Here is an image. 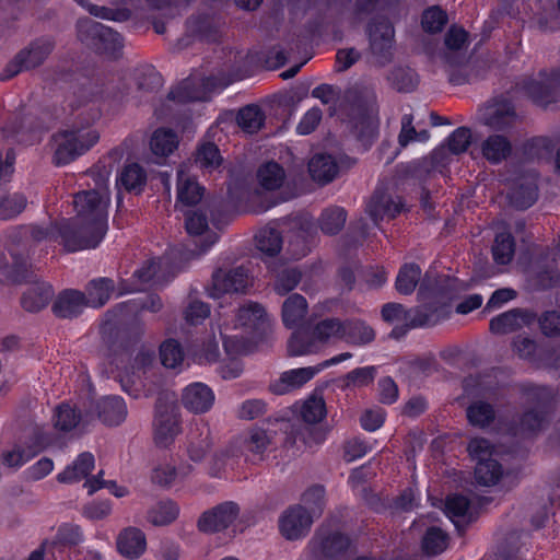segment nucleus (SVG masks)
<instances>
[{
    "instance_id": "nucleus-41",
    "label": "nucleus",
    "mask_w": 560,
    "mask_h": 560,
    "mask_svg": "<svg viewBox=\"0 0 560 560\" xmlns=\"http://www.w3.org/2000/svg\"><path fill=\"white\" fill-rule=\"evenodd\" d=\"M466 416L471 425L486 428L494 421L495 411L491 404L477 400L467 407Z\"/></svg>"
},
{
    "instance_id": "nucleus-25",
    "label": "nucleus",
    "mask_w": 560,
    "mask_h": 560,
    "mask_svg": "<svg viewBox=\"0 0 560 560\" xmlns=\"http://www.w3.org/2000/svg\"><path fill=\"white\" fill-rule=\"evenodd\" d=\"M276 432L255 427L248 430L241 442L245 452L261 460L265 452L273 444Z\"/></svg>"
},
{
    "instance_id": "nucleus-28",
    "label": "nucleus",
    "mask_w": 560,
    "mask_h": 560,
    "mask_svg": "<svg viewBox=\"0 0 560 560\" xmlns=\"http://www.w3.org/2000/svg\"><path fill=\"white\" fill-rule=\"evenodd\" d=\"M312 178L319 184L331 182L338 174V164L328 154H316L308 162Z\"/></svg>"
},
{
    "instance_id": "nucleus-58",
    "label": "nucleus",
    "mask_w": 560,
    "mask_h": 560,
    "mask_svg": "<svg viewBox=\"0 0 560 560\" xmlns=\"http://www.w3.org/2000/svg\"><path fill=\"white\" fill-rule=\"evenodd\" d=\"M160 357L162 364L167 369H176L184 361L183 349L174 339H168L161 345Z\"/></svg>"
},
{
    "instance_id": "nucleus-45",
    "label": "nucleus",
    "mask_w": 560,
    "mask_h": 560,
    "mask_svg": "<svg viewBox=\"0 0 560 560\" xmlns=\"http://www.w3.org/2000/svg\"><path fill=\"white\" fill-rule=\"evenodd\" d=\"M265 322V310L258 303H249L238 308L236 327L257 329Z\"/></svg>"
},
{
    "instance_id": "nucleus-44",
    "label": "nucleus",
    "mask_w": 560,
    "mask_h": 560,
    "mask_svg": "<svg viewBox=\"0 0 560 560\" xmlns=\"http://www.w3.org/2000/svg\"><path fill=\"white\" fill-rule=\"evenodd\" d=\"M177 135L170 129L155 130L150 140L152 152L159 156L171 154L177 148Z\"/></svg>"
},
{
    "instance_id": "nucleus-37",
    "label": "nucleus",
    "mask_w": 560,
    "mask_h": 560,
    "mask_svg": "<svg viewBox=\"0 0 560 560\" xmlns=\"http://www.w3.org/2000/svg\"><path fill=\"white\" fill-rule=\"evenodd\" d=\"M147 183L145 171L137 163L128 164L121 171L117 178V185L124 187L129 192L139 194Z\"/></svg>"
},
{
    "instance_id": "nucleus-5",
    "label": "nucleus",
    "mask_w": 560,
    "mask_h": 560,
    "mask_svg": "<svg viewBox=\"0 0 560 560\" xmlns=\"http://www.w3.org/2000/svg\"><path fill=\"white\" fill-rule=\"evenodd\" d=\"M56 48L51 36H40L31 40L16 52L0 74V80H9L23 71H32L42 67Z\"/></svg>"
},
{
    "instance_id": "nucleus-2",
    "label": "nucleus",
    "mask_w": 560,
    "mask_h": 560,
    "mask_svg": "<svg viewBox=\"0 0 560 560\" xmlns=\"http://www.w3.org/2000/svg\"><path fill=\"white\" fill-rule=\"evenodd\" d=\"M374 93L366 88L348 89L339 104L340 110L352 124L355 138L368 149L377 133V121L373 116Z\"/></svg>"
},
{
    "instance_id": "nucleus-51",
    "label": "nucleus",
    "mask_w": 560,
    "mask_h": 560,
    "mask_svg": "<svg viewBox=\"0 0 560 560\" xmlns=\"http://www.w3.org/2000/svg\"><path fill=\"white\" fill-rule=\"evenodd\" d=\"M257 248L267 256L277 255L282 247V237L275 229H262L256 234Z\"/></svg>"
},
{
    "instance_id": "nucleus-59",
    "label": "nucleus",
    "mask_w": 560,
    "mask_h": 560,
    "mask_svg": "<svg viewBox=\"0 0 560 560\" xmlns=\"http://www.w3.org/2000/svg\"><path fill=\"white\" fill-rule=\"evenodd\" d=\"M326 405L322 397H308L301 408V417L307 423L320 422L326 416Z\"/></svg>"
},
{
    "instance_id": "nucleus-1",
    "label": "nucleus",
    "mask_w": 560,
    "mask_h": 560,
    "mask_svg": "<svg viewBox=\"0 0 560 560\" xmlns=\"http://www.w3.org/2000/svg\"><path fill=\"white\" fill-rule=\"evenodd\" d=\"M109 196L95 189L74 195L75 217L66 220L63 228L65 249L78 252L95 248L107 232V207Z\"/></svg>"
},
{
    "instance_id": "nucleus-47",
    "label": "nucleus",
    "mask_w": 560,
    "mask_h": 560,
    "mask_svg": "<svg viewBox=\"0 0 560 560\" xmlns=\"http://www.w3.org/2000/svg\"><path fill=\"white\" fill-rule=\"evenodd\" d=\"M421 278V269L416 264L404 265L396 278V289L401 294H411Z\"/></svg>"
},
{
    "instance_id": "nucleus-35",
    "label": "nucleus",
    "mask_w": 560,
    "mask_h": 560,
    "mask_svg": "<svg viewBox=\"0 0 560 560\" xmlns=\"http://www.w3.org/2000/svg\"><path fill=\"white\" fill-rule=\"evenodd\" d=\"M115 284L109 278L94 279L86 285V306L101 307L110 298Z\"/></svg>"
},
{
    "instance_id": "nucleus-50",
    "label": "nucleus",
    "mask_w": 560,
    "mask_h": 560,
    "mask_svg": "<svg viewBox=\"0 0 560 560\" xmlns=\"http://www.w3.org/2000/svg\"><path fill=\"white\" fill-rule=\"evenodd\" d=\"M27 199L21 192H10L0 198V220L18 217L26 208Z\"/></svg>"
},
{
    "instance_id": "nucleus-10",
    "label": "nucleus",
    "mask_w": 560,
    "mask_h": 560,
    "mask_svg": "<svg viewBox=\"0 0 560 560\" xmlns=\"http://www.w3.org/2000/svg\"><path fill=\"white\" fill-rule=\"evenodd\" d=\"M249 285L247 270L240 266L230 270L219 269L212 275L210 296L218 299L225 293H244Z\"/></svg>"
},
{
    "instance_id": "nucleus-42",
    "label": "nucleus",
    "mask_w": 560,
    "mask_h": 560,
    "mask_svg": "<svg viewBox=\"0 0 560 560\" xmlns=\"http://www.w3.org/2000/svg\"><path fill=\"white\" fill-rule=\"evenodd\" d=\"M237 125L244 132L255 133L264 125L265 115L258 105H247L238 110Z\"/></svg>"
},
{
    "instance_id": "nucleus-43",
    "label": "nucleus",
    "mask_w": 560,
    "mask_h": 560,
    "mask_svg": "<svg viewBox=\"0 0 560 560\" xmlns=\"http://www.w3.org/2000/svg\"><path fill=\"white\" fill-rule=\"evenodd\" d=\"M502 475V466L495 458L476 463L475 479L478 485L493 486L501 479Z\"/></svg>"
},
{
    "instance_id": "nucleus-9",
    "label": "nucleus",
    "mask_w": 560,
    "mask_h": 560,
    "mask_svg": "<svg viewBox=\"0 0 560 560\" xmlns=\"http://www.w3.org/2000/svg\"><path fill=\"white\" fill-rule=\"evenodd\" d=\"M240 508L234 502H223L205 511L197 522V527L206 534L226 529L238 516Z\"/></svg>"
},
{
    "instance_id": "nucleus-6",
    "label": "nucleus",
    "mask_w": 560,
    "mask_h": 560,
    "mask_svg": "<svg viewBox=\"0 0 560 560\" xmlns=\"http://www.w3.org/2000/svg\"><path fill=\"white\" fill-rule=\"evenodd\" d=\"M560 86V70L539 72L537 78H525L515 84L516 91L523 92L535 104L547 106L556 101L555 91Z\"/></svg>"
},
{
    "instance_id": "nucleus-12",
    "label": "nucleus",
    "mask_w": 560,
    "mask_h": 560,
    "mask_svg": "<svg viewBox=\"0 0 560 560\" xmlns=\"http://www.w3.org/2000/svg\"><path fill=\"white\" fill-rule=\"evenodd\" d=\"M312 545L315 550L320 552L327 558H337L345 555L351 546L350 538L340 532H326L319 529L314 538Z\"/></svg>"
},
{
    "instance_id": "nucleus-24",
    "label": "nucleus",
    "mask_w": 560,
    "mask_h": 560,
    "mask_svg": "<svg viewBox=\"0 0 560 560\" xmlns=\"http://www.w3.org/2000/svg\"><path fill=\"white\" fill-rule=\"evenodd\" d=\"M482 156L490 164H500L506 161L513 151L510 139L503 135H490L480 145Z\"/></svg>"
},
{
    "instance_id": "nucleus-53",
    "label": "nucleus",
    "mask_w": 560,
    "mask_h": 560,
    "mask_svg": "<svg viewBox=\"0 0 560 560\" xmlns=\"http://www.w3.org/2000/svg\"><path fill=\"white\" fill-rule=\"evenodd\" d=\"M302 279L301 271L295 267H285L277 271L275 291L284 295L295 289Z\"/></svg>"
},
{
    "instance_id": "nucleus-49",
    "label": "nucleus",
    "mask_w": 560,
    "mask_h": 560,
    "mask_svg": "<svg viewBox=\"0 0 560 560\" xmlns=\"http://www.w3.org/2000/svg\"><path fill=\"white\" fill-rule=\"evenodd\" d=\"M178 513L175 502L163 501L148 512V521L154 526H165L174 522Z\"/></svg>"
},
{
    "instance_id": "nucleus-57",
    "label": "nucleus",
    "mask_w": 560,
    "mask_h": 560,
    "mask_svg": "<svg viewBox=\"0 0 560 560\" xmlns=\"http://www.w3.org/2000/svg\"><path fill=\"white\" fill-rule=\"evenodd\" d=\"M81 420V416L75 411V409L69 404H62L57 407L54 424L60 431H71L74 429Z\"/></svg>"
},
{
    "instance_id": "nucleus-40",
    "label": "nucleus",
    "mask_w": 560,
    "mask_h": 560,
    "mask_svg": "<svg viewBox=\"0 0 560 560\" xmlns=\"http://www.w3.org/2000/svg\"><path fill=\"white\" fill-rule=\"evenodd\" d=\"M66 225V220H61L60 222H56L50 224L49 228H42L37 225H32L28 228H21L18 232L19 234H30L34 242H42L45 240L49 241H58L61 245L65 246L63 241V228Z\"/></svg>"
},
{
    "instance_id": "nucleus-33",
    "label": "nucleus",
    "mask_w": 560,
    "mask_h": 560,
    "mask_svg": "<svg viewBox=\"0 0 560 560\" xmlns=\"http://www.w3.org/2000/svg\"><path fill=\"white\" fill-rule=\"evenodd\" d=\"M387 81L397 92L410 93L417 89L419 75L413 69L407 66H397L389 71Z\"/></svg>"
},
{
    "instance_id": "nucleus-62",
    "label": "nucleus",
    "mask_w": 560,
    "mask_h": 560,
    "mask_svg": "<svg viewBox=\"0 0 560 560\" xmlns=\"http://www.w3.org/2000/svg\"><path fill=\"white\" fill-rule=\"evenodd\" d=\"M382 317L385 322H404L409 323L407 326L412 327V317H415V308L407 310L399 303H387L382 307Z\"/></svg>"
},
{
    "instance_id": "nucleus-48",
    "label": "nucleus",
    "mask_w": 560,
    "mask_h": 560,
    "mask_svg": "<svg viewBox=\"0 0 560 560\" xmlns=\"http://www.w3.org/2000/svg\"><path fill=\"white\" fill-rule=\"evenodd\" d=\"M515 252V243L511 233L502 232L497 234L492 245V255L497 264H509Z\"/></svg>"
},
{
    "instance_id": "nucleus-26",
    "label": "nucleus",
    "mask_w": 560,
    "mask_h": 560,
    "mask_svg": "<svg viewBox=\"0 0 560 560\" xmlns=\"http://www.w3.org/2000/svg\"><path fill=\"white\" fill-rule=\"evenodd\" d=\"M517 114L514 106L508 101L493 104L485 115V125L497 130H505L515 125Z\"/></svg>"
},
{
    "instance_id": "nucleus-36",
    "label": "nucleus",
    "mask_w": 560,
    "mask_h": 560,
    "mask_svg": "<svg viewBox=\"0 0 560 560\" xmlns=\"http://www.w3.org/2000/svg\"><path fill=\"white\" fill-rule=\"evenodd\" d=\"M345 337L348 343L354 346H364L371 343L375 339L374 329L359 319L345 320Z\"/></svg>"
},
{
    "instance_id": "nucleus-4",
    "label": "nucleus",
    "mask_w": 560,
    "mask_h": 560,
    "mask_svg": "<svg viewBox=\"0 0 560 560\" xmlns=\"http://www.w3.org/2000/svg\"><path fill=\"white\" fill-rule=\"evenodd\" d=\"M100 139L96 129L74 126L52 136L55 143L54 163L66 165L90 150Z\"/></svg>"
},
{
    "instance_id": "nucleus-8",
    "label": "nucleus",
    "mask_w": 560,
    "mask_h": 560,
    "mask_svg": "<svg viewBox=\"0 0 560 560\" xmlns=\"http://www.w3.org/2000/svg\"><path fill=\"white\" fill-rule=\"evenodd\" d=\"M179 432V422L174 401L160 395L155 404L154 436L158 444L166 445Z\"/></svg>"
},
{
    "instance_id": "nucleus-20",
    "label": "nucleus",
    "mask_w": 560,
    "mask_h": 560,
    "mask_svg": "<svg viewBox=\"0 0 560 560\" xmlns=\"http://www.w3.org/2000/svg\"><path fill=\"white\" fill-rule=\"evenodd\" d=\"M404 207L405 203L400 197H396L394 199L390 195L381 190H376L368 205V212L370 217L376 222L377 220L385 217L388 219H394L401 212Z\"/></svg>"
},
{
    "instance_id": "nucleus-63",
    "label": "nucleus",
    "mask_w": 560,
    "mask_h": 560,
    "mask_svg": "<svg viewBox=\"0 0 560 560\" xmlns=\"http://www.w3.org/2000/svg\"><path fill=\"white\" fill-rule=\"evenodd\" d=\"M471 143V131L467 127L454 130L446 140V147L452 154L464 153Z\"/></svg>"
},
{
    "instance_id": "nucleus-60",
    "label": "nucleus",
    "mask_w": 560,
    "mask_h": 560,
    "mask_svg": "<svg viewBox=\"0 0 560 560\" xmlns=\"http://www.w3.org/2000/svg\"><path fill=\"white\" fill-rule=\"evenodd\" d=\"M446 23L447 14L438 5L428 8L422 14L421 25L427 33H439Z\"/></svg>"
},
{
    "instance_id": "nucleus-22",
    "label": "nucleus",
    "mask_w": 560,
    "mask_h": 560,
    "mask_svg": "<svg viewBox=\"0 0 560 560\" xmlns=\"http://www.w3.org/2000/svg\"><path fill=\"white\" fill-rule=\"evenodd\" d=\"M52 296L54 290L50 284L35 281L23 293L21 305L26 312L36 313L45 308Z\"/></svg>"
},
{
    "instance_id": "nucleus-39",
    "label": "nucleus",
    "mask_w": 560,
    "mask_h": 560,
    "mask_svg": "<svg viewBox=\"0 0 560 560\" xmlns=\"http://www.w3.org/2000/svg\"><path fill=\"white\" fill-rule=\"evenodd\" d=\"M347 221V212L339 207L325 209L318 218L320 231L326 235H336L345 226Z\"/></svg>"
},
{
    "instance_id": "nucleus-11",
    "label": "nucleus",
    "mask_w": 560,
    "mask_h": 560,
    "mask_svg": "<svg viewBox=\"0 0 560 560\" xmlns=\"http://www.w3.org/2000/svg\"><path fill=\"white\" fill-rule=\"evenodd\" d=\"M313 523V517L306 508L293 505L285 510L279 520L280 532L288 540L305 536Z\"/></svg>"
},
{
    "instance_id": "nucleus-13",
    "label": "nucleus",
    "mask_w": 560,
    "mask_h": 560,
    "mask_svg": "<svg viewBox=\"0 0 560 560\" xmlns=\"http://www.w3.org/2000/svg\"><path fill=\"white\" fill-rule=\"evenodd\" d=\"M538 197L537 176L533 172L525 173L515 179L509 198L517 209H527Z\"/></svg>"
},
{
    "instance_id": "nucleus-46",
    "label": "nucleus",
    "mask_w": 560,
    "mask_h": 560,
    "mask_svg": "<svg viewBox=\"0 0 560 560\" xmlns=\"http://www.w3.org/2000/svg\"><path fill=\"white\" fill-rule=\"evenodd\" d=\"M284 177L283 168L276 162H268L261 165L257 172L259 184L267 190L280 188Z\"/></svg>"
},
{
    "instance_id": "nucleus-18",
    "label": "nucleus",
    "mask_w": 560,
    "mask_h": 560,
    "mask_svg": "<svg viewBox=\"0 0 560 560\" xmlns=\"http://www.w3.org/2000/svg\"><path fill=\"white\" fill-rule=\"evenodd\" d=\"M533 319L534 316L528 311L513 308L493 317L490 320L489 329L495 335H506L530 324Z\"/></svg>"
},
{
    "instance_id": "nucleus-61",
    "label": "nucleus",
    "mask_w": 560,
    "mask_h": 560,
    "mask_svg": "<svg viewBox=\"0 0 560 560\" xmlns=\"http://www.w3.org/2000/svg\"><path fill=\"white\" fill-rule=\"evenodd\" d=\"M447 547V536L438 527L427 530L422 539V548L427 555L434 556L443 552Z\"/></svg>"
},
{
    "instance_id": "nucleus-19",
    "label": "nucleus",
    "mask_w": 560,
    "mask_h": 560,
    "mask_svg": "<svg viewBox=\"0 0 560 560\" xmlns=\"http://www.w3.org/2000/svg\"><path fill=\"white\" fill-rule=\"evenodd\" d=\"M84 307H86L85 293L67 289L57 295L52 304V312L59 318H73L80 315Z\"/></svg>"
},
{
    "instance_id": "nucleus-27",
    "label": "nucleus",
    "mask_w": 560,
    "mask_h": 560,
    "mask_svg": "<svg viewBox=\"0 0 560 560\" xmlns=\"http://www.w3.org/2000/svg\"><path fill=\"white\" fill-rule=\"evenodd\" d=\"M98 418L106 425H118L127 417V407L122 398L117 396H108L97 404Z\"/></svg>"
},
{
    "instance_id": "nucleus-23",
    "label": "nucleus",
    "mask_w": 560,
    "mask_h": 560,
    "mask_svg": "<svg viewBox=\"0 0 560 560\" xmlns=\"http://www.w3.org/2000/svg\"><path fill=\"white\" fill-rule=\"evenodd\" d=\"M117 548L126 558H139L147 548L144 533L137 527H127L122 529L117 537Z\"/></svg>"
},
{
    "instance_id": "nucleus-38",
    "label": "nucleus",
    "mask_w": 560,
    "mask_h": 560,
    "mask_svg": "<svg viewBox=\"0 0 560 560\" xmlns=\"http://www.w3.org/2000/svg\"><path fill=\"white\" fill-rule=\"evenodd\" d=\"M319 350L320 346L314 335H310L307 331L302 329L293 332L288 341V352L291 357L316 353Z\"/></svg>"
},
{
    "instance_id": "nucleus-30",
    "label": "nucleus",
    "mask_w": 560,
    "mask_h": 560,
    "mask_svg": "<svg viewBox=\"0 0 560 560\" xmlns=\"http://www.w3.org/2000/svg\"><path fill=\"white\" fill-rule=\"evenodd\" d=\"M94 468V456L84 452L78 456L74 463L68 466L57 476V480L61 483L78 482L85 478Z\"/></svg>"
},
{
    "instance_id": "nucleus-3",
    "label": "nucleus",
    "mask_w": 560,
    "mask_h": 560,
    "mask_svg": "<svg viewBox=\"0 0 560 560\" xmlns=\"http://www.w3.org/2000/svg\"><path fill=\"white\" fill-rule=\"evenodd\" d=\"M553 396L547 387L530 386L526 389V407L514 420V435L528 438L538 434L549 423L553 412Z\"/></svg>"
},
{
    "instance_id": "nucleus-64",
    "label": "nucleus",
    "mask_w": 560,
    "mask_h": 560,
    "mask_svg": "<svg viewBox=\"0 0 560 560\" xmlns=\"http://www.w3.org/2000/svg\"><path fill=\"white\" fill-rule=\"evenodd\" d=\"M122 47V39L120 35L112 28L105 26L100 36V40L93 47L95 50L114 55Z\"/></svg>"
},
{
    "instance_id": "nucleus-29",
    "label": "nucleus",
    "mask_w": 560,
    "mask_h": 560,
    "mask_svg": "<svg viewBox=\"0 0 560 560\" xmlns=\"http://www.w3.org/2000/svg\"><path fill=\"white\" fill-rule=\"evenodd\" d=\"M119 158V152L117 150H113L108 154V159L115 161ZM114 168V162L106 163V159L98 161L88 173L89 177L92 179V183H89V186L93 185L92 189H95L97 192H102V195H108V179Z\"/></svg>"
},
{
    "instance_id": "nucleus-7",
    "label": "nucleus",
    "mask_w": 560,
    "mask_h": 560,
    "mask_svg": "<svg viewBox=\"0 0 560 560\" xmlns=\"http://www.w3.org/2000/svg\"><path fill=\"white\" fill-rule=\"evenodd\" d=\"M394 37V26L386 19L375 20L369 26L370 51L380 66H385L393 59Z\"/></svg>"
},
{
    "instance_id": "nucleus-55",
    "label": "nucleus",
    "mask_w": 560,
    "mask_h": 560,
    "mask_svg": "<svg viewBox=\"0 0 560 560\" xmlns=\"http://www.w3.org/2000/svg\"><path fill=\"white\" fill-rule=\"evenodd\" d=\"M45 445L39 446L36 450L32 448H22L20 446H15L12 450L3 451L1 453L2 464L8 468H20L31 458H33L39 451H42Z\"/></svg>"
},
{
    "instance_id": "nucleus-56",
    "label": "nucleus",
    "mask_w": 560,
    "mask_h": 560,
    "mask_svg": "<svg viewBox=\"0 0 560 560\" xmlns=\"http://www.w3.org/2000/svg\"><path fill=\"white\" fill-rule=\"evenodd\" d=\"M195 162L203 168H217L222 162L219 148L212 142L201 143L196 151Z\"/></svg>"
},
{
    "instance_id": "nucleus-14",
    "label": "nucleus",
    "mask_w": 560,
    "mask_h": 560,
    "mask_svg": "<svg viewBox=\"0 0 560 560\" xmlns=\"http://www.w3.org/2000/svg\"><path fill=\"white\" fill-rule=\"evenodd\" d=\"M320 368L308 366L283 372L280 377L270 383L269 389L276 395H284L300 388L311 381Z\"/></svg>"
},
{
    "instance_id": "nucleus-15",
    "label": "nucleus",
    "mask_w": 560,
    "mask_h": 560,
    "mask_svg": "<svg viewBox=\"0 0 560 560\" xmlns=\"http://www.w3.org/2000/svg\"><path fill=\"white\" fill-rule=\"evenodd\" d=\"M209 79L196 80L188 78L173 88L167 98L177 104H187L196 101H207L209 93Z\"/></svg>"
},
{
    "instance_id": "nucleus-32",
    "label": "nucleus",
    "mask_w": 560,
    "mask_h": 560,
    "mask_svg": "<svg viewBox=\"0 0 560 560\" xmlns=\"http://www.w3.org/2000/svg\"><path fill=\"white\" fill-rule=\"evenodd\" d=\"M345 322L337 317H328L319 320L313 328V335L318 345H322L343 339L345 337Z\"/></svg>"
},
{
    "instance_id": "nucleus-34",
    "label": "nucleus",
    "mask_w": 560,
    "mask_h": 560,
    "mask_svg": "<svg viewBox=\"0 0 560 560\" xmlns=\"http://www.w3.org/2000/svg\"><path fill=\"white\" fill-rule=\"evenodd\" d=\"M307 313V302L301 294L290 295L282 305V320L289 328L298 326Z\"/></svg>"
},
{
    "instance_id": "nucleus-16",
    "label": "nucleus",
    "mask_w": 560,
    "mask_h": 560,
    "mask_svg": "<svg viewBox=\"0 0 560 560\" xmlns=\"http://www.w3.org/2000/svg\"><path fill=\"white\" fill-rule=\"evenodd\" d=\"M450 299L446 293H441V300ZM451 314L450 305L445 301H432L415 307L412 327L434 326L447 318Z\"/></svg>"
},
{
    "instance_id": "nucleus-21",
    "label": "nucleus",
    "mask_w": 560,
    "mask_h": 560,
    "mask_svg": "<svg viewBox=\"0 0 560 560\" xmlns=\"http://www.w3.org/2000/svg\"><path fill=\"white\" fill-rule=\"evenodd\" d=\"M213 445L211 430L207 423H197L190 430L187 453L190 460L200 463Z\"/></svg>"
},
{
    "instance_id": "nucleus-52",
    "label": "nucleus",
    "mask_w": 560,
    "mask_h": 560,
    "mask_svg": "<svg viewBox=\"0 0 560 560\" xmlns=\"http://www.w3.org/2000/svg\"><path fill=\"white\" fill-rule=\"evenodd\" d=\"M10 255L12 257V262L8 269V277L13 282L25 281L28 277L30 268L27 255L22 253L18 246H12L10 248Z\"/></svg>"
},
{
    "instance_id": "nucleus-54",
    "label": "nucleus",
    "mask_w": 560,
    "mask_h": 560,
    "mask_svg": "<svg viewBox=\"0 0 560 560\" xmlns=\"http://www.w3.org/2000/svg\"><path fill=\"white\" fill-rule=\"evenodd\" d=\"M104 27L105 25L90 18L81 19L77 24L78 38L86 46L93 48L95 43L100 40Z\"/></svg>"
},
{
    "instance_id": "nucleus-31",
    "label": "nucleus",
    "mask_w": 560,
    "mask_h": 560,
    "mask_svg": "<svg viewBox=\"0 0 560 560\" xmlns=\"http://www.w3.org/2000/svg\"><path fill=\"white\" fill-rule=\"evenodd\" d=\"M203 195V188L183 170L177 172V200L183 206L197 205Z\"/></svg>"
},
{
    "instance_id": "nucleus-17",
    "label": "nucleus",
    "mask_w": 560,
    "mask_h": 560,
    "mask_svg": "<svg viewBox=\"0 0 560 560\" xmlns=\"http://www.w3.org/2000/svg\"><path fill=\"white\" fill-rule=\"evenodd\" d=\"M182 404L194 413H203L213 406L214 394L206 384L194 383L183 390Z\"/></svg>"
}]
</instances>
